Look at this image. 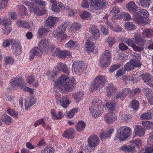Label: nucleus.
<instances>
[{
    "mask_svg": "<svg viewBox=\"0 0 153 153\" xmlns=\"http://www.w3.org/2000/svg\"><path fill=\"white\" fill-rule=\"evenodd\" d=\"M74 81V78L69 79L66 76L62 75L56 82L55 84L57 86L60 87L61 86L63 88L61 89V91L62 93H64V91L70 92L73 90L75 85Z\"/></svg>",
    "mask_w": 153,
    "mask_h": 153,
    "instance_id": "f257e3e1",
    "label": "nucleus"
},
{
    "mask_svg": "<svg viewBox=\"0 0 153 153\" xmlns=\"http://www.w3.org/2000/svg\"><path fill=\"white\" fill-rule=\"evenodd\" d=\"M131 133V130L130 128L125 126L120 127L117 130L114 140L120 142L124 141L130 137Z\"/></svg>",
    "mask_w": 153,
    "mask_h": 153,
    "instance_id": "f03ea898",
    "label": "nucleus"
},
{
    "mask_svg": "<svg viewBox=\"0 0 153 153\" xmlns=\"http://www.w3.org/2000/svg\"><path fill=\"white\" fill-rule=\"evenodd\" d=\"M111 53L109 50H105L101 54L99 60V65L101 67L106 68L110 64Z\"/></svg>",
    "mask_w": 153,
    "mask_h": 153,
    "instance_id": "7ed1b4c3",
    "label": "nucleus"
},
{
    "mask_svg": "<svg viewBox=\"0 0 153 153\" xmlns=\"http://www.w3.org/2000/svg\"><path fill=\"white\" fill-rule=\"evenodd\" d=\"M68 27V24L65 22L62 23L53 33L54 37L57 39L60 38L65 32Z\"/></svg>",
    "mask_w": 153,
    "mask_h": 153,
    "instance_id": "20e7f679",
    "label": "nucleus"
},
{
    "mask_svg": "<svg viewBox=\"0 0 153 153\" xmlns=\"http://www.w3.org/2000/svg\"><path fill=\"white\" fill-rule=\"evenodd\" d=\"M10 85L13 88L18 87L22 88L25 84L24 79L22 77H15L12 78L10 80Z\"/></svg>",
    "mask_w": 153,
    "mask_h": 153,
    "instance_id": "39448f33",
    "label": "nucleus"
},
{
    "mask_svg": "<svg viewBox=\"0 0 153 153\" xmlns=\"http://www.w3.org/2000/svg\"><path fill=\"white\" fill-rule=\"evenodd\" d=\"M11 46L12 52L15 55L17 56L21 54L22 47L20 42L14 40L11 44Z\"/></svg>",
    "mask_w": 153,
    "mask_h": 153,
    "instance_id": "423d86ee",
    "label": "nucleus"
},
{
    "mask_svg": "<svg viewBox=\"0 0 153 153\" xmlns=\"http://www.w3.org/2000/svg\"><path fill=\"white\" fill-rule=\"evenodd\" d=\"M95 37H92V38H89L86 42L85 44L87 45L86 48V51L88 53L92 52L94 51V48L95 47Z\"/></svg>",
    "mask_w": 153,
    "mask_h": 153,
    "instance_id": "0eeeda50",
    "label": "nucleus"
},
{
    "mask_svg": "<svg viewBox=\"0 0 153 153\" xmlns=\"http://www.w3.org/2000/svg\"><path fill=\"white\" fill-rule=\"evenodd\" d=\"M137 12L133 13V17L134 20L138 24H145L150 23V20H149L148 18L143 17L141 15L137 14Z\"/></svg>",
    "mask_w": 153,
    "mask_h": 153,
    "instance_id": "6e6552de",
    "label": "nucleus"
},
{
    "mask_svg": "<svg viewBox=\"0 0 153 153\" xmlns=\"http://www.w3.org/2000/svg\"><path fill=\"white\" fill-rule=\"evenodd\" d=\"M55 70L58 71H61L68 75L70 73L71 69L66 64L61 62H59L55 67Z\"/></svg>",
    "mask_w": 153,
    "mask_h": 153,
    "instance_id": "1a4fd4ad",
    "label": "nucleus"
},
{
    "mask_svg": "<svg viewBox=\"0 0 153 153\" xmlns=\"http://www.w3.org/2000/svg\"><path fill=\"white\" fill-rule=\"evenodd\" d=\"M42 51L40 50L38 47H34L32 49L30 52L29 59L30 61L33 60L35 56L40 57L42 56Z\"/></svg>",
    "mask_w": 153,
    "mask_h": 153,
    "instance_id": "9d476101",
    "label": "nucleus"
},
{
    "mask_svg": "<svg viewBox=\"0 0 153 153\" xmlns=\"http://www.w3.org/2000/svg\"><path fill=\"white\" fill-rule=\"evenodd\" d=\"M50 2L52 4V10L54 12H58L64 8L63 4L56 0H50Z\"/></svg>",
    "mask_w": 153,
    "mask_h": 153,
    "instance_id": "9b49d317",
    "label": "nucleus"
},
{
    "mask_svg": "<svg viewBox=\"0 0 153 153\" xmlns=\"http://www.w3.org/2000/svg\"><path fill=\"white\" fill-rule=\"evenodd\" d=\"M136 60H131L130 62L126 64L124 66V69L128 71L131 70L134 67H139L141 66V64L140 62Z\"/></svg>",
    "mask_w": 153,
    "mask_h": 153,
    "instance_id": "f8f14e48",
    "label": "nucleus"
},
{
    "mask_svg": "<svg viewBox=\"0 0 153 153\" xmlns=\"http://www.w3.org/2000/svg\"><path fill=\"white\" fill-rule=\"evenodd\" d=\"M89 5L88 0H82L81 2V5L83 8H88L90 6L93 12L96 10V0H89Z\"/></svg>",
    "mask_w": 153,
    "mask_h": 153,
    "instance_id": "ddd939ff",
    "label": "nucleus"
},
{
    "mask_svg": "<svg viewBox=\"0 0 153 153\" xmlns=\"http://www.w3.org/2000/svg\"><path fill=\"white\" fill-rule=\"evenodd\" d=\"M114 131V130L112 128H110L105 130L102 131L99 134L100 139L102 140L103 139L110 138Z\"/></svg>",
    "mask_w": 153,
    "mask_h": 153,
    "instance_id": "4468645a",
    "label": "nucleus"
},
{
    "mask_svg": "<svg viewBox=\"0 0 153 153\" xmlns=\"http://www.w3.org/2000/svg\"><path fill=\"white\" fill-rule=\"evenodd\" d=\"M134 41L137 46V48H141V51L143 49V46L145 44V42L143 40L140 35L136 33L134 34Z\"/></svg>",
    "mask_w": 153,
    "mask_h": 153,
    "instance_id": "2eb2a0df",
    "label": "nucleus"
},
{
    "mask_svg": "<svg viewBox=\"0 0 153 153\" xmlns=\"http://www.w3.org/2000/svg\"><path fill=\"white\" fill-rule=\"evenodd\" d=\"M108 17V15H106L103 17V18L105 24L109 27L110 29L111 30H112L115 32H118L121 31L122 30V28L119 25H117L115 27H114L111 23L107 21V19Z\"/></svg>",
    "mask_w": 153,
    "mask_h": 153,
    "instance_id": "dca6fc26",
    "label": "nucleus"
},
{
    "mask_svg": "<svg viewBox=\"0 0 153 153\" xmlns=\"http://www.w3.org/2000/svg\"><path fill=\"white\" fill-rule=\"evenodd\" d=\"M106 82L105 76L99 75L96 77V89L102 88Z\"/></svg>",
    "mask_w": 153,
    "mask_h": 153,
    "instance_id": "f3484780",
    "label": "nucleus"
},
{
    "mask_svg": "<svg viewBox=\"0 0 153 153\" xmlns=\"http://www.w3.org/2000/svg\"><path fill=\"white\" fill-rule=\"evenodd\" d=\"M85 66L82 65V62L77 61L74 62L72 65V70L75 73H78L82 69H84Z\"/></svg>",
    "mask_w": 153,
    "mask_h": 153,
    "instance_id": "a211bd4d",
    "label": "nucleus"
},
{
    "mask_svg": "<svg viewBox=\"0 0 153 153\" xmlns=\"http://www.w3.org/2000/svg\"><path fill=\"white\" fill-rule=\"evenodd\" d=\"M49 46V43L47 39H43L39 42L37 46L42 51H48Z\"/></svg>",
    "mask_w": 153,
    "mask_h": 153,
    "instance_id": "6ab92c4d",
    "label": "nucleus"
},
{
    "mask_svg": "<svg viewBox=\"0 0 153 153\" xmlns=\"http://www.w3.org/2000/svg\"><path fill=\"white\" fill-rule=\"evenodd\" d=\"M117 119V116L114 114L108 112L105 115V121L109 124H112Z\"/></svg>",
    "mask_w": 153,
    "mask_h": 153,
    "instance_id": "aec40b11",
    "label": "nucleus"
},
{
    "mask_svg": "<svg viewBox=\"0 0 153 153\" xmlns=\"http://www.w3.org/2000/svg\"><path fill=\"white\" fill-rule=\"evenodd\" d=\"M134 132L135 136L138 137L143 136L145 134V130L142 126L139 125L136 126L134 129Z\"/></svg>",
    "mask_w": 153,
    "mask_h": 153,
    "instance_id": "412c9836",
    "label": "nucleus"
},
{
    "mask_svg": "<svg viewBox=\"0 0 153 153\" xmlns=\"http://www.w3.org/2000/svg\"><path fill=\"white\" fill-rule=\"evenodd\" d=\"M126 7L128 11L133 13L137 12L138 8L135 3L133 1H130L127 3Z\"/></svg>",
    "mask_w": 153,
    "mask_h": 153,
    "instance_id": "4be33fe9",
    "label": "nucleus"
},
{
    "mask_svg": "<svg viewBox=\"0 0 153 153\" xmlns=\"http://www.w3.org/2000/svg\"><path fill=\"white\" fill-rule=\"evenodd\" d=\"M58 19L56 17L49 16L46 20L45 25L50 28H52L54 26L56 22L58 21Z\"/></svg>",
    "mask_w": 153,
    "mask_h": 153,
    "instance_id": "5701e85b",
    "label": "nucleus"
},
{
    "mask_svg": "<svg viewBox=\"0 0 153 153\" xmlns=\"http://www.w3.org/2000/svg\"><path fill=\"white\" fill-rule=\"evenodd\" d=\"M133 38H130L129 39H125V42L129 46L131 47L133 49L136 51H140L141 49V48H137V46L136 44H135Z\"/></svg>",
    "mask_w": 153,
    "mask_h": 153,
    "instance_id": "b1692460",
    "label": "nucleus"
},
{
    "mask_svg": "<svg viewBox=\"0 0 153 153\" xmlns=\"http://www.w3.org/2000/svg\"><path fill=\"white\" fill-rule=\"evenodd\" d=\"M120 150L126 153H133L135 152V147L131 145H125L120 148Z\"/></svg>",
    "mask_w": 153,
    "mask_h": 153,
    "instance_id": "393cba45",
    "label": "nucleus"
},
{
    "mask_svg": "<svg viewBox=\"0 0 153 153\" xmlns=\"http://www.w3.org/2000/svg\"><path fill=\"white\" fill-rule=\"evenodd\" d=\"M58 105H61L64 108H67L70 103L69 97L68 96L63 97L60 100V101H58Z\"/></svg>",
    "mask_w": 153,
    "mask_h": 153,
    "instance_id": "a878e982",
    "label": "nucleus"
},
{
    "mask_svg": "<svg viewBox=\"0 0 153 153\" xmlns=\"http://www.w3.org/2000/svg\"><path fill=\"white\" fill-rule=\"evenodd\" d=\"M36 100L35 97L30 96L29 98L27 99L25 102V107L26 109H28L30 107L32 106L36 102Z\"/></svg>",
    "mask_w": 153,
    "mask_h": 153,
    "instance_id": "bb28decb",
    "label": "nucleus"
},
{
    "mask_svg": "<svg viewBox=\"0 0 153 153\" xmlns=\"http://www.w3.org/2000/svg\"><path fill=\"white\" fill-rule=\"evenodd\" d=\"M98 102H96V105L97 108H96V116H100L103 112L104 109V106L102 104L101 100L98 99Z\"/></svg>",
    "mask_w": 153,
    "mask_h": 153,
    "instance_id": "cd10ccee",
    "label": "nucleus"
},
{
    "mask_svg": "<svg viewBox=\"0 0 153 153\" xmlns=\"http://www.w3.org/2000/svg\"><path fill=\"white\" fill-rule=\"evenodd\" d=\"M75 130L72 128H70L65 131L63 136L66 138L72 139L74 137Z\"/></svg>",
    "mask_w": 153,
    "mask_h": 153,
    "instance_id": "c85d7f7f",
    "label": "nucleus"
},
{
    "mask_svg": "<svg viewBox=\"0 0 153 153\" xmlns=\"http://www.w3.org/2000/svg\"><path fill=\"white\" fill-rule=\"evenodd\" d=\"M31 24V22H26L20 19L16 22V24L18 26L27 29H29L30 27Z\"/></svg>",
    "mask_w": 153,
    "mask_h": 153,
    "instance_id": "c756f323",
    "label": "nucleus"
},
{
    "mask_svg": "<svg viewBox=\"0 0 153 153\" xmlns=\"http://www.w3.org/2000/svg\"><path fill=\"white\" fill-rule=\"evenodd\" d=\"M140 76L146 84L149 85L153 82V78L149 74L141 75Z\"/></svg>",
    "mask_w": 153,
    "mask_h": 153,
    "instance_id": "7c9ffc66",
    "label": "nucleus"
},
{
    "mask_svg": "<svg viewBox=\"0 0 153 153\" xmlns=\"http://www.w3.org/2000/svg\"><path fill=\"white\" fill-rule=\"evenodd\" d=\"M109 10L110 12L112 13L113 15L115 17L114 19L119 18L118 16L120 12V8L116 6L111 7Z\"/></svg>",
    "mask_w": 153,
    "mask_h": 153,
    "instance_id": "2f4dec72",
    "label": "nucleus"
},
{
    "mask_svg": "<svg viewBox=\"0 0 153 153\" xmlns=\"http://www.w3.org/2000/svg\"><path fill=\"white\" fill-rule=\"evenodd\" d=\"M50 30L49 28L42 27L39 29L38 34L41 37H43L47 35Z\"/></svg>",
    "mask_w": 153,
    "mask_h": 153,
    "instance_id": "473e14b6",
    "label": "nucleus"
},
{
    "mask_svg": "<svg viewBox=\"0 0 153 153\" xmlns=\"http://www.w3.org/2000/svg\"><path fill=\"white\" fill-rule=\"evenodd\" d=\"M1 119L3 122L7 125H10L13 122L12 118L6 114H4L2 115Z\"/></svg>",
    "mask_w": 153,
    "mask_h": 153,
    "instance_id": "72a5a7b5",
    "label": "nucleus"
},
{
    "mask_svg": "<svg viewBox=\"0 0 153 153\" xmlns=\"http://www.w3.org/2000/svg\"><path fill=\"white\" fill-rule=\"evenodd\" d=\"M86 126L85 123L83 121H79L75 126L76 130L79 132L83 131Z\"/></svg>",
    "mask_w": 153,
    "mask_h": 153,
    "instance_id": "f704fd0d",
    "label": "nucleus"
},
{
    "mask_svg": "<svg viewBox=\"0 0 153 153\" xmlns=\"http://www.w3.org/2000/svg\"><path fill=\"white\" fill-rule=\"evenodd\" d=\"M31 12L34 13L38 16L43 15L46 13V10L44 9H39L36 6L34 7L33 10H31Z\"/></svg>",
    "mask_w": 153,
    "mask_h": 153,
    "instance_id": "c9c22d12",
    "label": "nucleus"
},
{
    "mask_svg": "<svg viewBox=\"0 0 153 153\" xmlns=\"http://www.w3.org/2000/svg\"><path fill=\"white\" fill-rule=\"evenodd\" d=\"M88 143L89 146L92 148L91 150H93L96 146V135H93L90 136L88 140Z\"/></svg>",
    "mask_w": 153,
    "mask_h": 153,
    "instance_id": "e433bc0d",
    "label": "nucleus"
},
{
    "mask_svg": "<svg viewBox=\"0 0 153 153\" xmlns=\"http://www.w3.org/2000/svg\"><path fill=\"white\" fill-rule=\"evenodd\" d=\"M116 91V88L113 84L108 85L106 89L107 95L108 96H110L113 94V93H114Z\"/></svg>",
    "mask_w": 153,
    "mask_h": 153,
    "instance_id": "4c0bfd02",
    "label": "nucleus"
},
{
    "mask_svg": "<svg viewBox=\"0 0 153 153\" xmlns=\"http://www.w3.org/2000/svg\"><path fill=\"white\" fill-rule=\"evenodd\" d=\"M130 144L135 147L138 148L142 145V140L140 138L134 139L130 142Z\"/></svg>",
    "mask_w": 153,
    "mask_h": 153,
    "instance_id": "58836bf2",
    "label": "nucleus"
},
{
    "mask_svg": "<svg viewBox=\"0 0 153 153\" xmlns=\"http://www.w3.org/2000/svg\"><path fill=\"white\" fill-rule=\"evenodd\" d=\"M89 110L93 117L96 118V100H94L90 105Z\"/></svg>",
    "mask_w": 153,
    "mask_h": 153,
    "instance_id": "ea45409f",
    "label": "nucleus"
},
{
    "mask_svg": "<svg viewBox=\"0 0 153 153\" xmlns=\"http://www.w3.org/2000/svg\"><path fill=\"white\" fill-rule=\"evenodd\" d=\"M84 94L82 92L79 91L73 94L72 95V96L74 98L76 102L78 103L81 101L82 97H83Z\"/></svg>",
    "mask_w": 153,
    "mask_h": 153,
    "instance_id": "a19ab883",
    "label": "nucleus"
},
{
    "mask_svg": "<svg viewBox=\"0 0 153 153\" xmlns=\"http://www.w3.org/2000/svg\"><path fill=\"white\" fill-rule=\"evenodd\" d=\"M124 26L126 30H133L135 29L136 26L131 22H125Z\"/></svg>",
    "mask_w": 153,
    "mask_h": 153,
    "instance_id": "79ce46f5",
    "label": "nucleus"
},
{
    "mask_svg": "<svg viewBox=\"0 0 153 153\" xmlns=\"http://www.w3.org/2000/svg\"><path fill=\"white\" fill-rule=\"evenodd\" d=\"M7 113L13 117L17 118L18 117V113L14 109L8 107L7 108Z\"/></svg>",
    "mask_w": 153,
    "mask_h": 153,
    "instance_id": "37998d69",
    "label": "nucleus"
},
{
    "mask_svg": "<svg viewBox=\"0 0 153 153\" xmlns=\"http://www.w3.org/2000/svg\"><path fill=\"white\" fill-rule=\"evenodd\" d=\"M119 18L125 21L129 20L131 19L130 15L127 12H124L121 13L119 16Z\"/></svg>",
    "mask_w": 153,
    "mask_h": 153,
    "instance_id": "c03bdc74",
    "label": "nucleus"
},
{
    "mask_svg": "<svg viewBox=\"0 0 153 153\" xmlns=\"http://www.w3.org/2000/svg\"><path fill=\"white\" fill-rule=\"evenodd\" d=\"M146 146L145 147V149L140 151V153H153V144Z\"/></svg>",
    "mask_w": 153,
    "mask_h": 153,
    "instance_id": "a18cd8bd",
    "label": "nucleus"
},
{
    "mask_svg": "<svg viewBox=\"0 0 153 153\" xmlns=\"http://www.w3.org/2000/svg\"><path fill=\"white\" fill-rule=\"evenodd\" d=\"M116 102L114 100H109L106 104V105L108 110L112 111L115 108Z\"/></svg>",
    "mask_w": 153,
    "mask_h": 153,
    "instance_id": "49530a36",
    "label": "nucleus"
},
{
    "mask_svg": "<svg viewBox=\"0 0 153 153\" xmlns=\"http://www.w3.org/2000/svg\"><path fill=\"white\" fill-rule=\"evenodd\" d=\"M137 3L139 5L146 7L149 5L151 1L150 0H139L137 1Z\"/></svg>",
    "mask_w": 153,
    "mask_h": 153,
    "instance_id": "de8ad7c7",
    "label": "nucleus"
},
{
    "mask_svg": "<svg viewBox=\"0 0 153 153\" xmlns=\"http://www.w3.org/2000/svg\"><path fill=\"white\" fill-rule=\"evenodd\" d=\"M105 4L106 2L103 0H96V10L102 9Z\"/></svg>",
    "mask_w": 153,
    "mask_h": 153,
    "instance_id": "09e8293b",
    "label": "nucleus"
},
{
    "mask_svg": "<svg viewBox=\"0 0 153 153\" xmlns=\"http://www.w3.org/2000/svg\"><path fill=\"white\" fill-rule=\"evenodd\" d=\"M0 23L1 25H4L5 27H9L10 25L11 21L9 19H6L1 18L0 19Z\"/></svg>",
    "mask_w": 153,
    "mask_h": 153,
    "instance_id": "8fccbe9b",
    "label": "nucleus"
},
{
    "mask_svg": "<svg viewBox=\"0 0 153 153\" xmlns=\"http://www.w3.org/2000/svg\"><path fill=\"white\" fill-rule=\"evenodd\" d=\"M81 28V25L79 23H74L71 26L70 29L73 32H75Z\"/></svg>",
    "mask_w": 153,
    "mask_h": 153,
    "instance_id": "3c124183",
    "label": "nucleus"
},
{
    "mask_svg": "<svg viewBox=\"0 0 153 153\" xmlns=\"http://www.w3.org/2000/svg\"><path fill=\"white\" fill-rule=\"evenodd\" d=\"M40 125H41L43 127L45 126L46 123L43 118L37 120L33 124V125L35 127H37Z\"/></svg>",
    "mask_w": 153,
    "mask_h": 153,
    "instance_id": "603ef678",
    "label": "nucleus"
},
{
    "mask_svg": "<svg viewBox=\"0 0 153 153\" xmlns=\"http://www.w3.org/2000/svg\"><path fill=\"white\" fill-rule=\"evenodd\" d=\"M79 15L82 19L84 20H86L90 18L91 15L89 12L84 11H81Z\"/></svg>",
    "mask_w": 153,
    "mask_h": 153,
    "instance_id": "864d4df0",
    "label": "nucleus"
},
{
    "mask_svg": "<svg viewBox=\"0 0 153 153\" xmlns=\"http://www.w3.org/2000/svg\"><path fill=\"white\" fill-rule=\"evenodd\" d=\"M152 117L151 112H148L142 114L140 116V119L142 120H149L151 119Z\"/></svg>",
    "mask_w": 153,
    "mask_h": 153,
    "instance_id": "5fc2aeb1",
    "label": "nucleus"
},
{
    "mask_svg": "<svg viewBox=\"0 0 153 153\" xmlns=\"http://www.w3.org/2000/svg\"><path fill=\"white\" fill-rule=\"evenodd\" d=\"M143 92L147 99L151 97L153 94L152 90L148 88H144L143 89Z\"/></svg>",
    "mask_w": 153,
    "mask_h": 153,
    "instance_id": "6e6d98bb",
    "label": "nucleus"
},
{
    "mask_svg": "<svg viewBox=\"0 0 153 153\" xmlns=\"http://www.w3.org/2000/svg\"><path fill=\"white\" fill-rule=\"evenodd\" d=\"M14 40L12 39H5L3 42L2 45L4 48L9 47L11 43L12 44Z\"/></svg>",
    "mask_w": 153,
    "mask_h": 153,
    "instance_id": "4d7b16f0",
    "label": "nucleus"
},
{
    "mask_svg": "<svg viewBox=\"0 0 153 153\" xmlns=\"http://www.w3.org/2000/svg\"><path fill=\"white\" fill-rule=\"evenodd\" d=\"M78 111V108L77 107L73 108L69 112H67L66 114V117L69 118H72L74 115V114L77 112Z\"/></svg>",
    "mask_w": 153,
    "mask_h": 153,
    "instance_id": "13d9d810",
    "label": "nucleus"
},
{
    "mask_svg": "<svg viewBox=\"0 0 153 153\" xmlns=\"http://www.w3.org/2000/svg\"><path fill=\"white\" fill-rule=\"evenodd\" d=\"M142 124L148 129L153 128V122H152L149 121H144L142 123Z\"/></svg>",
    "mask_w": 153,
    "mask_h": 153,
    "instance_id": "bf43d9fd",
    "label": "nucleus"
},
{
    "mask_svg": "<svg viewBox=\"0 0 153 153\" xmlns=\"http://www.w3.org/2000/svg\"><path fill=\"white\" fill-rule=\"evenodd\" d=\"M138 12V13H137V14H139L140 15H142L144 17L147 18L148 17L149 15V13L147 10L142 9H138L137 12Z\"/></svg>",
    "mask_w": 153,
    "mask_h": 153,
    "instance_id": "052dcab7",
    "label": "nucleus"
},
{
    "mask_svg": "<svg viewBox=\"0 0 153 153\" xmlns=\"http://www.w3.org/2000/svg\"><path fill=\"white\" fill-rule=\"evenodd\" d=\"M115 40L114 38L109 36L106 39L105 42L108 43L109 47H111L114 44Z\"/></svg>",
    "mask_w": 153,
    "mask_h": 153,
    "instance_id": "680f3d73",
    "label": "nucleus"
},
{
    "mask_svg": "<svg viewBox=\"0 0 153 153\" xmlns=\"http://www.w3.org/2000/svg\"><path fill=\"white\" fill-rule=\"evenodd\" d=\"M152 32L149 29H147L143 30L142 35L144 37H149L152 36Z\"/></svg>",
    "mask_w": 153,
    "mask_h": 153,
    "instance_id": "e2e57ef3",
    "label": "nucleus"
},
{
    "mask_svg": "<svg viewBox=\"0 0 153 153\" xmlns=\"http://www.w3.org/2000/svg\"><path fill=\"white\" fill-rule=\"evenodd\" d=\"M54 149L51 147H46L42 150L41 153H54Z\"/></svg>",
    "mask_w": 153,
    "mask_h": 153,
    "instance_id": "0e129e2a",
    "label": "nucleus"
},
{
    "mask_svg": "<svg viewBox=\"0 0 153 153\" xmlns=\"http://www.w3.org/2000/svg\"><path fill=\"white\" fill-rule=\"evenodd\" d=\"M4 60L6 65H12L14 62V59L11 56L6 57L4 59Z\"/></svg>",
    "mask_w": 153,
    "mask_h": 153,
    "instance_id": "69168bd1",
    "label": "nucleus"
},
{
    "mask_svg": "<svg viewBox=\"0 0 153 153\" xmlns=\"http://www.w3.org/2000/svg\"><path fill=\"white\" fill-rule=\"evenodd\" d=\"M17 10L21 14L26 15L27 9L25 6L23 5H20L18 6Z\"/></svg>",
    "mask_w": 153,
    "mask_h": 153,
    "instance_id": "338daca9",
    "label": "nucleus"
},
{
    "mask_svg": "<svg viewBox=\"0 0 153 153\" xmlns=\"http://www.w3.org/2000/svg\"><path fill=\"white\" fill-rule=\"evenodd\" d=\"M40 6H45L46 5V2L42 0H28Z\"/></svg>",
    "mask_w": 153,
    "mask_h": 153,
    "instance_id": "774afa93",
    "label": "nucleus"
}]
</instances>
